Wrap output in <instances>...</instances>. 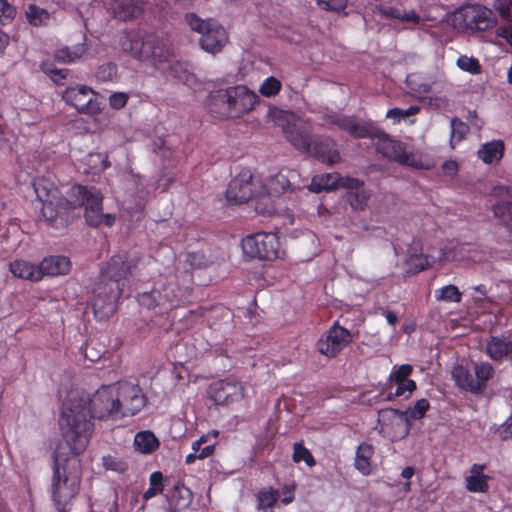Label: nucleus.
<instances>
[{
  "mask_svg": "<svg viewBox=\"0 0 512 512\" xmlns=\"http://www.w3.org/2000/svg\"><path fill=\"white\" fill-rule=\"evenodd\" d=\"M428 409H429V402H428V400L423 398V399L418 400L415 403L414 407L408 409L406 412H407L408 418L417 420V419H421Z\"/></svg>",
  "mask_w": 512,
  "mask_h": 512,
  "instance_id": "864d4df0",
  "label": "nucleus"
},
{
  "mask_svg": "<svg viewBox=\"0 0 512 512\" xmlns=\"http://www.w3.org/2000/svg\"><path fill=\"white\" fill-rule=\"evenodd\" d=\"M309 153L319 161L329 165L338 163L341 159L337 144L332 139L323 136L313 139Z\"/></svg>",
  "mask_w": 512,
  "mask_h": 512,
  "instance_id": "a211bd4d",
  "label": "nucleus"
},
{
  "mask_svg": "<svg viewBox=\"0 0 512 512\" xmlns=\"http://www.w3.org/2000/svg\"><path fill=\"white\" fill-rule=\"evenodd\" d=\"M142 257L138 254L114 255L101 274V281L94 292L92 308L95 315L107 317L114 311L115 302L123 293L124 280L141 270Z\"/></svg>",
  "mask_w": 512,
  "mask_h": 512,
  "instance_id": "7ed1b4c3",
  "label": "nucleus"
},
{
  "mask_svg": "<svg viewBox=\"0 0 512 512\" xmlns=\"http://www.w3.org/2000/svg\"><path fill=\"white\" fill-rule=\"evenodd\" d=\"M468 126L458 118L451 119V141L460 142L468 132Z\"/></svg>",
  "mask_w": 512,
  "mask_h": 512,
  "instance_id": "de8ad7c7",
  "label": "nucleus"
},
{
  "mask_svg": "<svg viewBox=\"0 0 512 512\" xmlns=\"http://www.w3.org/2000/svg\"><path fill=\"white\" fill-rule=\"evenodd\" d=\"M259 188V180H256L249 171L242 172L230 181L226 197L233 204L246 203L254 198Z\"/></svg>",
  "mask_w": 512,
  "mask_h": 512,
  "instance_id": "f8f14e48",
  "label": "nucleus"
},
{
  "mask_svg": "<svg viewBox=\"0 0 512 512\" xmlns=\"http://www.w3.org/2000/svg\"><path fill=\"white\" fill-rule=\"evenodd\" d=\"M281 86V82L277 78L271 76L263 81L259 88V92L265 97H272L280 92Z\"/></svg>",
  "mask_w": 512,
  "mask_h": 512,
  "instance_id": "a18cd8bd",
  "label": "nucleus"
},
{
  "mask_svg": "<svg viewBox=\"0 0 512 512\" xmlns=\"http://www.w3.org/2000/svg\"><path fill=\"white\" fill-rule=\"evenodd\" d=\"M373 455V448L367 443H361L356 451L355 468L363 475H369L371 472L370 459Z\"/></svg>",
  "mask_w": 512,
  "mask_h": 512,
  "instance_id": "c756f323",
  "label": "nucleus"
},
{
  "mask_svg": "<svg viewBox=\"0 0 512 512\" xmlns=\"http://www.w3.org/2000/svg\"><path fill=\"white\" fill-rule=\"evenodd\" d=\"M452 378L456 385L472 394H479V386L475 384V377L462 365H457L452 369Z\"/></svg>",
  "mask_w": 512,
  "mask_h": 512,
  "instance_id": "a878e982",
  "label": "nucleus"
},
{
  "mask_svg": "<svg viewBox=\"0 0 512 512\" xmlns=\"http://www.w3.org/2000/svg\"><path fill=\"white\" fill-rule=\"evenodd\" d=\"M114 387L119 399L120 418L133 416L145 406L146 397L138 385L121 382L114 384Z\"/></svg>",
  "mask_w": 512,
  "mask_h": 512,
  "instance_id": "9b49d317",
  "label": "nucleus"
},
{
  "mask_svg": "<svg viewBox=\"0 0 512 512\" xmlns=\"http://www.w3.org/2000/svg\"><path fill=\"white\" fill-rule=\"evenodd\" d=\"M108 9L114 18L122 21L131 20L142 12V6L135 0H111Z\"/></svg>",
  "mask_w": 512,
  "mask_h": 512,
  "instance_id": "4be33fe9",
  "label": "nucleus"
},
{
  "mask_svg": "<svg viewBox=\"0 0 512 512\" xmlns=\"http://www.w3.org/2000/svg\"><path fill=\"white\" fill-rule=\"evenodd\" d=\"M229 95V88L220 89L215 91L210 98L209 110L212 113L218 114L221 117L229 118L230 110V99H227Z\"/></svg>",
  "mask_w": 512,
  "mask_h": 512,
  "instance_id": "cd10ccee",
  "label": "nucleus"
},
{
  "mask_svg": "<svg viewBox=\"0 0 512 512\" xmlns=\"http://www.w3.org/2000/svg\"><path fill=\"white\" fill-rule=\"evenodd\" d=\"M461 292L455 285H447L436 291V299L445 302H460Z\"/></svg>",
  "mask_w": 512,
  "mask_h": 512,
  "instance_id": "79ce46f5",
  "label": "nucleus"
},
{
  "mask_svg": "<svg viewBox=\"0 0 512 512\" xmlns=\"http://www.w3.org/2000/svg\"><path fill=\"white\" fill-rule=\"evenodd\" d=\"M150 487L145 491L143 494V498L145 500H148L155 495L161 493L163 491L164 485H163V475L160 471L153 472L150 475Z\"/></svg>",
  "mask_w": 512,
  "mask_h": 512,
  "instance_id": "37998d69",
  "label": "nucleus"
},
{
  "mask_svg": "<svg viewBox=\"0 0 512 512\" xmlns=\"http://www.w3.org/2000/svg\"><path fill=\"white\" fill-rule=\"evenodd\" d=\"M44 71L58 85H64V80L71 76V72L68 69L45 68Z\"/></svg>",
  "mask_w": 512,
  "mask_h": 512,
  "instance_id": "5fc2aeb1",
  "label": "nucleus"
},
{
  "mask_svg": "<svg viewBox=\"0 0 512 512\" xmlns=\"http://www.w3.org/2000/svg\"><path fill=\"white\" fill-rule=\"evenodd\" d=\"M493 8L503 19L512 22V0H496Z\"/></svg>",
  "mask_w": 512,
  "mask_h": 512,
  "instance_id": "603ef678",
  "label": "nucleus"
},
{
  "mask_svg": "<svg viewBox=\"0 0 512 512\" xmlns=\"http://www.w3.org/2000/svg\"><path fill=\"white\" fill-rule=\"evenodd\" d=\"M364 182L353 177H339L338 186L346 188L350 191H359L363 189Z\"/></svg>",
  "mask_w": 512,
  "mask_h": 512,
  "instance_id": "052dcab7",
  "label": "nucleus"
},
{
  "mask_svg": "<svg viewBox=\"0 0 512 512\" xmlns=\"http://www.w3.org/2000/svg\"><path fill=\"white\" fill-rule=\"evenodd\" d=\"M473 370L475 374V384L479 386V394L486 388L487 381L492 378L494 369L491 364L487 362L476 363L473 362Z\"/></svg>",
  "mask_w": 512,
  "mask_h": 512,
  "instance_id": "f704fd0d",
  "label": "nucleus"
},
{
  "mask_svg": "<svg viewBox=\"0 0 512 512\" xmlns=\"http://www.w3.org/2000/svg\"><path fill=\"white\" fill-rule=\"evenodd\" d=\"M79 454L70 447L59 445L53 454V475L51 481L52 499L59 512H67L65 507L79 492L82 469Z\"/></svg>",
  "mask_w": 512,
  "mask_h": 512,
  "instance_id": "20e7f679",
  "label": "nucleus"
},
{
  "mask_svg": "<svg viewBox=\"0 0 512 512\" xmlns=\"http://www.w3.org/2000/svg\"><path fill=\"white\" fill-rule=\"evenodd\" d=\"M242 250L250 258L272 261L279 257V240L276 234L259 232L242 240Z\"/></svg>",
  "mask_w": 512,
  "mask_h": 512,
  "instance_id": "1a4fd4ad",
  "label": "nucleus"
},
{
  "mask_svg": "<svg viewBox=\"0 0 512 512\" xmlns=\"http://www.w3.org/2000/svg\"><path fill=\"white\" fill-rule=\"evenodd\" d=\"M412 371H413V368L411 365L403 364L390 374L389 381L393 382V383L406 382L409 380L407 378H408V376H410Z\"/></svg>",
  "mask_w": 512,
  "mask_h": 512,
  "instance_id": "3c124183",
  "label": "nucleus"
},
{
  "mask_svg": "<svg viewBox=\"0 0 512 512\" xmlns=\"http://www.w3.org/2000/svg\"><path fill=\"white\" fill-rule=\"evenodd\" d=\"M103 466L106 470H112L118 473H123L127 470V465L123 461L110 455L103 457Z\"/></svg>",
  "mask_w": 512,
  "mask_h": 512,
  "instance_id": "4d7b16f0",
  "label": "nucleus"
},
{
  "mask_svg": "<svg viewBox=\"0 0 512 512\" xmlns=\"http://www.w3.org/2000/svg\"><path fill=\"white\" fill-rule=\"evenodd\" d=\"M117 73V67L115 64L106 63L101 65L96 73V77L101 81H110Z\"/></svg>",
  "mask_w": 512,
  "mask_h": 512,
  "instance_id": "6e6d98bb",
  "label": "nucleus"
},
{
  "mask_svg": "<svg viewBox=\"0 0 512 512\" xmlns=\"http://www.w3.org/2000/svg\"><path fill=\"white\" fill-rule=\"evenodd\" d=\"M209 397L217 405H227L241 394V387L232 382L218 381L210 385Z\"/></svg>",
  "mask_w": 512,
  "mask_h": 512,
  "instance_id": "6ab92c4d",
  "label": "nucleus"
},
{
  "mask_svg": "<svg viewBox=\"0 0 512 512\" xmlns=\"http://www.w3.org/2000/svg\"><path fill=\"white\" fill-rule=\"evenodd\" d=\"M86 46L83 43H79L74 47H62L56 50L54 57L57 61L63 63H69L81 58L86 53Z\"/></svg>",
  "mask_w": 512,
  "mask_h": 512,
  "instance_id": "72a5a7b5",
  "label": "nucleus"
},
{
  "mask_svg": "<svg viewBox=\"0 0 512 512\" xmlns=\"http://www.w3.org/2000/svg\"><path fill=\"white\" fill-rule=\"evenodd\" d=\"M139 302L142 306H145L148 309L154 308L156 306H161L158 303L157 295L155 289L151 292H145L140 295Z\"/></svg>",
  "mask_w": 512,
  "mask_h": 512,
  "instance_id": "680f3d73",
  "label": "nucleus"
},
{
  "mask_svg": "<svg viewBox=\"0 0 512 512\" xmlns=\"http://www.w3.org/2000/svg\"><path fill=\"white\" fill-rule=\"evenodd\" d=\"M369 138L374 141L377 152L384 157L413 168L422 167L421 160L412 152L406 151L405 145L402 142L392 139L377 126L374 125Z\"/></svg>",
  "mask_w": 512,
  "mask_h": 512,
  "instance_id": "0eeeda50",
  "label": "nucleus"
},
{
  "mask_svg": "<svg viewBox=\"0 0 512 512\" xmlns=\"http://www.w3.org/2000/svg\"><path fill=\"white\" fill-rule=\"evenodd\" d=\"M168 72L174 78L187 81L188 79V65L185 62L181 61H171L168 67Z\"/></svg>",
  "mask_w": 512,
  "mask_h": 512,
  "instance_id": "49530a36",
  "label": "nucleus"
},
{
  "mask_svg": "<svg viewBox=\"0 0 512 512\" xmlns=\"http://www.w3.org/2000/svg\"><path fill=\"white\" fill-rule=\"evenodd\" d=\"M119 399L114 385L103 386L91 398L79 391L68 393L62 405L59 428L62 438L74 454H81L93 432L91 416L120 419Z\"/></svg>",
  "mask_w": 512,
  "mask_h": 512,
  "instance_id": "f257e3e1",
  "label": "nucleus"
},
{
  "mask_svg": "<svg viewBox=\"0 0 512 512\" xmlns=\"http://www.w3.org/2000/svg\"><path fill=\"white\" fill-rule=\"evenodd\" d=\"M486 353L494 361L512 359V339L507 336H490L486 343Z\"/></svg>",
  "mask_w": 512,
  "mask_h": 512,
  "instance_id": "aec40b11",
  "label": "nucleus"
},
{
  "mask_svg": "<svg viewBox=\"0 0 512 512\" xmlns=\"http://www.w3.org/2000/svg\"><path fill=\"white\" fill-rule=\"evenodd\" d=\"M453 25L467 31H485L496 24L492 10L482 5H467L459 8L452 17Z\"/></svg>",
  "mask_w": 512,
  "mask_h": 512,
  "instance_id": "6e6552de",
  "label": "nucleus"
},
{
  "mask_svg": "<svg viewBox=\"0 0 512 512\" xmlns=\"http://www.w3.org/2000/svg\"><path fill=\"white\" fill-rule=\"evenodd\" d=\"M485 465L474 464L471 467L470 475L466 477V488L470 492L485 493L488 490L489 477L482 472Z\"/></svg>",
  "mask_w": 512,
  "mask_h": 512,
  "instance_id": "b1692460",
  "label": "nucleus"
},
{
  "mask_svg": "<svg viewBox=\"0 0 512 512\" xmlns=\"http://www.w3.org/2000/svg\"><path fill=\"white\" fill-rule=\"evenodd\" d=\"M134 445L141 453L149 454L159 447L160 442L151 431H142L135 435Z\"/></svg>",
  "mask_w": 512,
  "mask_h": 512,
  "instance_id": "7c9ffc66",
  "label": "nucleus"
},
{
  "mask_svg": "<svg viewBox=\"0 0 512 512\" xmlns=\"http://www.w3.org/2000/svg\"><path fill=\"white\" fill-rule=\"evenodd\" d=\"M9 269L13 276L30 281H40L39 266L24 260L10 262Z\"/></svg>",
  "mask_w": 512,
  "mask_h": 512,
  "instance_id": "393cba45",
  "label": "nucleus"
},
{
  "mask_svg": "<svg viewBox=\"0 0 512 512\" xmlns=\"http://www.w3.org/2000/svg\"><path fill=\"white\" fill-rule=\"evenodd\" d=\"M332 123L355 138H369L374 127L372 122H360L349 116L339 117Z\"/></svg>",
  "mask_w": 512,
  "mask_h": 512,
  "instance_id": "412c9836",
  "label": "nucleus"
},
{
  "mask_svg": "<svg viewBox=\"0 0 512 512\" xmlns=\"http://www.w3.org/2000/svg\"><path fill=\"white\" fill-rule=\"evenodd\" d=\"M40 278L43 276L65 275L70 271L71 263L69 258L65 256H49L44 258L38 265Z\"/></svg>",
  "mask_w": 512,
  "mask_h": 512,
  "instance_id": "5701e85b",
  "label": "nucleus"
},
{
  "mask_svg": "<svg viewBox=\"0 0 512 512\" xmlns=\"http://www.w3.org/2000/svg\"><path fill=\"white\" fill-rule=\"evenodd\" d=\"M318 5L327 11L339 12L346 8L347 0H316Z\"/></svg>",
  "mask_w": 512,
  "mask_h": 512,
  "instance_id": "bf43d9fd",
  "label": "nucleus"
},
{
  "mask_svg": "<svg viewBox=\"0 0 512 512\" xmlns=\"http://www.w3.org/2000/svg\"><path fill=\"white\" fill-rule=\"evenodd\" d=\"M37 199L42 203V216L54 228L69 225L75 209L85 207V219L88 225L97 227L100 224L112 226L115 216L102 213L103 196L95 187L73 185L63 197L52 180L37 177L33 180Z\"/></svg>",
  "mask_w": 512,
  "mask_h": 512,
  "instance_id": "f03ea898",
  "label": "nucleus"
},
{
  "mask_svg": "<svg viewBox=\"0 0 512 512\" xmlns=\"http://www.w3.org/2000/svg\"><path fill=\"white\" fill-rule=\"evenodd\" d=\"M62 98L80 113L97 115L101 111L100 103L97 101V93L86 85L67 87Z\"/></svg>",
  "mask_w": 512,
  "mask_h": 512,
  "instance_id": "9d476101",
  "label": "nucleus"
},
{
  "mask_svg": "<svg viewBox=\"0 0 512 512\" xmlns=\"http://www.w3.org/2000/svg\"><path fill=\"white\" fill-rule=\"evenodd\" d=\"M271 197L272 196L263 193V189H258V193L254 196V209L258 214L270 216L275 212V207Z\"/></svg>",
  "mask_w": 512,
  "mask_h": 512,
  "instance_id": "e433bc0d",
  "label": "nucleus"
},
{
  "mask_svg": "<svg viewBox=\"0 0 512 512\" xmlns=\"http://www.w3.org/2000/svg\"><path fill=\"white\" fill-rule=\"evenodd\" d=\"M378 423L381 424L382 429L392 430L396 437L404 438L409 434L410 421L407 412L383 408L378 411Z\"/></svg>",
  "mask_w": 512,
  "mask_h": 512,
  "instance_id": "4468645a",
  "label": "nucleus"
},
{
  "mask_svg": "<svg viewBox=\"0 0 512 512\" xmlns=\"http://www.w3.org/2000/svg\"><path fill=\"white\" fill-rule=\"evenodd\" d=\"M120 45L123 51L130 52L134 58L139 60L152 59L161 63L167 61L170 55L163 40L154 34H147L135 39L125 36L121 39Z\"/></svg>",
  "mask_w": 512,
  "mask_h": 512,
  "instance_id": "423d86ee",
  "label": "nucleus"
},
{
  "mask_svg": "<svg viewBox=\"0 0 512 512\" xmlns=\"http://www.w3.org/2000/svg\"><path fill=\"white\" fill-rule=\"evenodd\" d=\"M297 174L293 170L281 169L277 173L270 175L265 182L259 180V187L263 193L269 196H278L289 189H293V182Z\"/></svg>",
  "mask_w": 512,
  "mask_h": 512,
  "instance_id": "dca6fc26",
  "label": "nucleus"
},
{
  "mask_svg": "<svg viewBox=\"0 0 512 512\" xmlns=\"http://www.w3.org/2000/svg\"><path fill=\"white\" fill-rule=\"evenodd\" d=\"M229 118H238L251 111L258 99L257 95L245 86L229 87Z\"/></svg>",
  "mask_w": 512,
  "mask_h": 512,
  "instance_id": "2eb2a0df",
  "label": "nucleus"
},
{
  "mask_svg": "<svg viewBox=\"0 0 512 512\" xmlns=\"http://www.w3.org/2000/svg\"><path fill=\"white\" fill-rule=\"evenodd\" d=\"M26 17L33 26L46 25L49 20V13L36 5H30L26 11Z\"/></svg>",
  "mask_w": 512,
  "mask_h": 512,
  "instance_id": "58836bf2",
  "label": "nucleus"
},
{
  "mask_svg": "<svg viewBox=\"0 0 512 512\" xmlns=\"http://www.w3.org/2000/svg\"><path fill=\"white\" fill-rule=\"evenodd\" d=\"M379 13L385 18L397 19L404 23L418 24L421 20L415 10H402L391 6H380Z\"/></svg>",
  "mask_w": 512,
  "mask_h": 512,
  "instance_id": "bb28decb",
  "label": "nucleus"
},
{
  "mask_svg": "<svg viewBox=\"0 0 512 512\" xmlns=\"http://www.w3.org/2000/svg\"><path fill=\"white\" fill-rule=\"evenodd\" d=\"M128 99V94L124 92H114L109 96V105L115 110H120L126 106Z\"/></svg>",
  "mask_w": 512,
  "mask_h": 512,
  "instance_id": "13d9d810",
  "label": "nucleus"
},
{
  "mask_svg": "<svg viewBox=\"0 0 512 512\" xmlns=\"http://www.w3.org/2000/svg\"><path fill=\"white\" fill-rule=\"evenodd\" d=\"M369 197L370 194L364 189L359 191H349L347 194L348 202L355 211L364 210Z\"/></svg>",
  "mask_w": 512,
  "mask_h": 512,
  "instance_id": "ea45409f",
  "label": "nucleus"
},
{
  "mask_svg": "<svg viewBox=\"0 0 512 512\" xmlns=\"http://www.w3.org/2000/svg\"><path fill=\"white\" fill-rule=\"evenodd\" d=\"M158 303L164 308H173L178 302L175 286L170 283L162 288L155 289Z\"/></svg>",
  "mask_w": 512,
  "mask_h": 512,
  "instance_id": "c9c22d12",
  "label": "nucleus"
},
{
  "mask_svg": "<svg viewBox=\"0 0 512 512\" xmlns=\"http://www.w3.org/2000/svg\"><path fill=\"white\" fill-rule=\"evenodd\" d=\"M292 459L295 463L304 461L309 467H312L316 464V461L311 452L306 447H304L302 443L294 444Z\"/></svg>",
  "mask_w": 512,
  "mask_h": 512,
  "instance_id": "c03bdc74",
  "label": "nucleus"
},
{
  "mask_svg": "<svg viewBox=\"0 0 512 512\" xmlns=\"http://www.w3.org/2000/svg\"><path fill=\"white\" fill-rule=\"evenodd\" d=\"M283 133L288 142H290L297 150L302 152H310L313 139L310 130L302 122L287 121L283 126Z\"/></svg>",
  "mask_w": 512,
  "mask_h": 512,
  "instance_id": "f3484780",
  "label": "nucleus"
},
{
  "mask_svg": "<svg viewBox=\"0 0 512 512\" xmlns=\"http://www.w3.org/2000/svg\"><path fill=\"white\" fill-rule=\"evenodd\" d=\"M16 9L7 0H0V25H6L15 18Z\"/></svg>",
  "mask_w": 512,
  "mask_h": 512,
  "instance_id": "09e8293b",
  "label": "nucleus"
},
{
  "mask_svg": "<svg viewBox=\"0 0 512 512\" xmlns=\"http://www.w3.org/2000/svg\"><path fill=\"white\" fill-rule=\"evenodd\" d=\"M493 212L512 231V201H499L493 206Z\"/></svg>",
  "mask_w": 512,
  "mask_h": 512,
  "instance_id": "4c0bfd02",
  "label": "nucleus"
},
{
  "mask_svg": "<svg viewBox=\"0 0 512 512\" xmlns=\"http://www.w3.org/2000/svg\"><path fill=\"white\" fill-rule=\"evenodd\" d=\"M397 389L393 393V396H402L406 392L412 393L416 389V383L413 380H408L406 382L396 383Z\"/></svg>",
  "mask_w": 512,
  "mask_h": 512,
  "instance_id": "0e129e2a",
  "label": "nucleus"
},
{
  "mask_svg": "<svg viewBox=\"0 0 512 512\" xmlns=\"http://www.w3.org/2000/svg\"><path fill=\"white\" fill-rule=\"evenodd\" d=\"M278 492L274 489L264 490L258 494V508L264 512H272V508L277 502Z\"/></svg>",
  "mask_w": 512,
  "mask_h": 512,
  "instance_id": "a19ab883",
  "label": "nucleus"
},
{
  "mask_svg": "<svg viewBox=\"0 0 512 512\" xmlns=\"http://www.w3.org/2000/svg\"><path fill=\"white\" fill-rule=\"evenodd\" d=\"M352 339V334L336 323L317 341L316 349L320 354L333 358L350 344Z\"/></svg>",
  "mask_w": 512,
  "mask_h": 512,
  "instance_id": "ddd939ff",
  "label": "nucleus"
},
{
  "mask_svg": "<svg viewBox=\"0 0 512 512\" xmlns=\"http://www.w3.org/2000/svg\"><path fill=\"white\" fill-rule=\"evenodd\" d=\"M504 145L501 141H494L483 144L478 150V156L485 163L498 162L503 155Z\"/></svg>",
  "mask_w": 512,
  "mask_h": 512,
  "instance_id": "2f4dec72",
  "label": "nucleus"
},
{
  "mask_svg": "<svg viewBox=\"0 0 512 512\" xmlns=\"http://www.w3.org/2000/svg\"><path fill=\"white\" fill-rule=\"evenodd\" d=\"M386 117L399 120L400 118H404V110L400 108L390 109L388 110Z\"/></svg>",
  "mask_w": 512,
  "mask_h": 512,
  "instance_id": "774afa93",
  "label": "nucleus"
},
{
  "mask_svg": "<svg viewBox=\"0 0 512 512\" xmlns=\"http://www.w3.org/2000/svg\"><path fill=\"white\" fill-rule=\"evenodd\" d=\"M185 21L192 31L201 35L199 45L208 53L221 52L229 41L225 28L212 18L202 19L195 13H187Z\"/></svg>",
  "mask_w": 512,
  "mask_h": 512,
  "instance_id": "39448f33",
  "label": "nucleus"
},
{
  "mask_svg": "<svg viewBox=\"0 0 512 512\" xmlns=\"http://www.w3.org/2000/svg\"><path fill=\"white\" fill-rule=\"evenodd\" d=\"M499 438L503 441L512 438V416L509 417L502 425L496 430Z\"/></svg>",
  "mask_w": 512,
  "mask_h": 512,
  "instance_id": "e2e57ef3",
  "label": "nucleus"
},
{
  "mask_svg": "<svg viewBox=\"0 0 512 512\" xmlns=\"http://www.w3.org/2000/svg\"><path fill=\"white\" fill-rule=\"evenodd\" d=\"M442 170H443V173L449 177H453L456 175L457 173V170H458V164L457 162L453 161V160H449V161H446L444 162V164L442 165Z\"/></svg>",
  "mask_w": 512,
  "mask_h": 512,
  "instance_id": "69168bd1",
  "label": "nucleus"
},
{
  "mask_svg": "<svg viewBox=\"0 0 512 512\" xmlns=\"http://www.w3.org/2000/svg\"><path fill=\"white\" fill-rule=\"evenodd\" d=\"M167 496L171 501V505L177 510L188 507L193 497L190 489L183 484H176Z\"/></svg>",
  "mask_w": 512,
  "mask_h": 512,
  "instance_id": "c85d7f7f",
  "label": "nucleus"
},
{
  "mask_svg": "<svg viewBox=\"0 0 512 512\" xmlns=\"http://www.w3.org/2000/svg\"><path fill=\"white\" fill-rule=\"evenodd\" d=\"M339 176L337 174L317 175L312 178L309 190L314 193L330 191L338 186Z\"/></svg>",
  "mask_w": 512,
  "mask_h": 512,
  "instance_id": "473e14b6",
  "label": "nucleus"
},
{
  "mask_svg": "<svg viewBox=\"0 0 512 512\" xmlns=\"http://www.w3.org/2000/svg\"><path fill=\"white\" fill-rule=\"evenodd\" d=\"M430 104L437 108H446L448 106V99L444 97H433L430 98Z\"/></svg>",
  "mask_w": 512,
  "mask_h": 512,
  "instance_id": "338daca9",
  "label": "nucleus"
},
{
  "mask_svg": "<svg viewBox=\"0 0 512 512\" xmlns=\"http://www.w3.org/2000/svg\"><path fill=\"white\" fill-rule=\"evenodd\" d=\"M457 66L463 71H467L474 74L479 73L481 69L478 60L465 55L458 58Z\"/></svg>",
  "mask_w": 512,
  "mask_h": 512,
  "instance_id": "8fccbe9b",
  "label": "nucleus"
}]
</instances>
